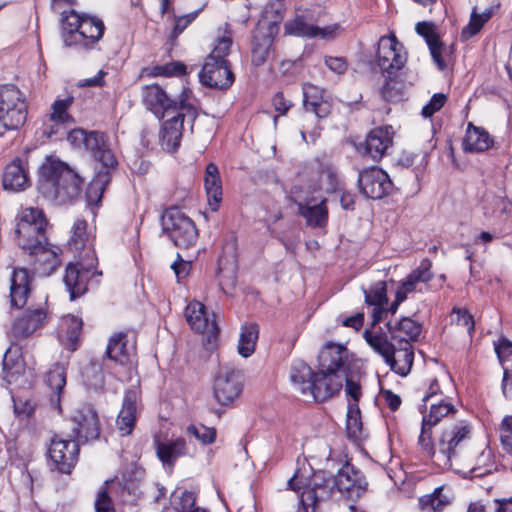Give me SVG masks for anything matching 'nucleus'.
Listing matches in <instances>:
<instances>
[{
    "mask_svg": "<svg viewBox=\"0 0 512 512\" xmlns=\"http://www.w3.org/2000/svg\"><path fill=\"white\" fill-rule=\"evenodd\" d=\"M344 381L346 383L345 392L347 396L354 401L353 404H357L362 395L359 382L354 380L353 377H348L346 372H344Z\"/></svg>",
    "mask_w": 512,
    "mask_h": 512,
    "instance_id": "0e129e2a",
    "label": "nucleus"
},
{
    "mask_svg": "<svg viewBox=\"0 0 512 512\" xmlns=\"http://www.w3.org/2000/svg\"><path fill=\"white\" fill-rule=\"evenodd\" d=\"M470 434L465 423H458L450 430H445L439 440L436 465L442 469H453L464 476L472 474L474 466V450L465 448L461 442Z\"/></svg>",
    "mask_w": 512,
    "mask_h": 512,
    "instance_id": "7ed1b4c3",
    "label": "nucleus"
},
{
    "mask_svg": "<svg viewBox=\"0 0 512 512\" xmlns=\"http://www.w3.org/2000/svg\"><path fill=\"white\" fill-rule=\"evenodd\" d=\"M387 327L391 338L399 343L417 340L422 331L421 324L409 317H404L395 323L388 322Z\"/></svg>",
    "mask_w": 512,
    "mask_h": 512,
    "instance_id": "7c9ffc66",
    "label": "nucleus"
},
{
    "mask_svg": "<svg viewBox=\"0 0 512 512\" xmlns=\"http://www.w3.org/2000/svg\"><path fill=\"white\" fill-rule=\"evenodd\" d=\"M25 371V363L18 347L7 349L3 357V377L8 383L16 381Z\"/></svg>",
    "mask_w": 512,
    "mask_h": 512,
    "instance_id": "e433bc0d",
    "label": "nucleus"
},
{
    "mask_svg": "<svg viewBox=\"0 0 512 512\" xmlns=\"http://www.w3.org/2000/svg\"><path fill=\"white\" fill-rule=\"evenodd\" d=\"M103 190L104 186L102 181L100 179L93 180L86 191L87 202L90 205L97 204L102 198Z\"/></svg>",
    "mask_w": 512,
    "mask_h": 512,
    "instance_id": "e2e57ef3",
    "label": "nucleus"
},
{
    "mask_svg": "<svg viewBox=\"0 0 512 512\" xmlns=\"http://www.w3.org/2000/svg\"><path fill=\"white\" fill-rule=\"evenodd\" d=\"M300 214L306 219L307 223L311 226L322 227L327 221V208L325 200L320 203L299 206Z\"/></svg>",
    "mask_w": 512,
    "mask_h": 512,
    "instance_id": "37998d69",
    "label": "nucleus"
},
{
    "mask_svg": "<svg viewBox=\"0 0 512 512\" xmlns=\"http://www.w3.org/2000/svg\"><path fill=\"white\" fill-rule=\"evenodd\" d=\"M258 336L259 328L256 324L243 325L237 344L238 354L244 358L250 357L255 351Z\"/></svg>",
    "mask_w": 512,
    "mask_h": 512,
    "instance_id": "a19ab883",
    "label": "nucleus"
},
{
    "mask_svg": "<svg viewBox=\"0 0 512 512\" xmlns=\"http://www.w3.org/2000/svg\"><path fill=\"white\" fill-rule=\"evenodd\" d=\"M196 497L194 493L185 490H176L172 493L170 503L175 512H193Z\"/></svg>",
    "mask_w": 512,
    "mask_h": 512,
    "instance_id": "de8ad7c7",
    "label": "nucleus"
},
{
    "mask_svg": "<svg viewBox=\"0 0 512 512\" xmlns=\"http://www.w3.org/2000/svg\"><path fill=\"white\" fill-rule=\"evenodd\" d=\"M73 431L82 441L95 440L100 435V423L97 412L90 405L76 409L71 416Z\"/></svg>",
    "mask_w": 512,
    "mask_h": 512,
    "instance_id": "a211bd4d",
    "label": "nucleus"
},
{
    "mask_svg": "<svg viewBox=\"0 0 512 512\" xmlns=\"http://www.w3.org/2000/svg\"><path fill=\"white\" fill-rule=\"evenodd\" d=\"M187 435L195 437L203 445L212 444L216 439V430L204 425H189L186 428Z\"/></svg>",
    "mask_w": 512,
    "mask_h": 512,
    "instance_id": "6e6d98bb",
    "label": "nucleus"
},
{
    "mask_svg": "<svg viewBox=\"0 0 512 512\" xmlns=\"http://www.w3.org/2000/svg\"><path fill=\"white\" fill-rule=\"evenodd\" d=\"M315 482L327 485L329 494L331 493L330 484H332L338 492L349 498L360 497L367 487V482L361 472L349 464L344 465L332 480L318 481V477H314L312 483L308 484L306 488L313 487Z\"/></svg>",
    "mask_w": 512,
    "mask_h": 512,
    "instance_id": "ddd939ff",
    "label": "nucleus"
},
{
    "mask_svg": "<svg viewBox=\"0 0 512 512\" xmlns=\"http://www.w3.org/2000/svg\"><path fill=\"white\" fill-rule=\"evenodd\" d=\"M416 32L423 36L429 46L431 56L439 67L443 70L446 68V62L442 57V45L439 42L438 36L435 33V27L431 22L423 21L416 24Z\"/></svg>",
    "mask_w": 512,
    "mask_h": 512,
    "instance_id": "f704fd0d",
    "label": "nucleus"
},
{
    "mask_svg": "<svg viewBox=\"0 0 512 512\" xmlns=\"http://www.w3.org/2000/svg\"><path fill=\"white\" fill-rule=\"evenodd\" d=\"M290 380L300 395L323 402L340 391L344 374L329 370L314 372L307 364L298 361L291 367Z\"/></svg>",
    "mask_w": 512,
    "mask_h": 512,
    "instance_id": "f257e3e1",
    "label": "nucleus"
},
{
    "mask_svg": "<svg viewBox=\"0 0 512 512\" xmlns=\"http://www.w3.org/2000/svg\"><path fill=\"white\" fill-rule=\"evenodd\" d=\"M492 145L493 139L484 128L468 123L466 134L463 139V149L465 152H484Z\"/></svg>",
    "mask_w": 512,
    "mask_h": 512,
    "instance_id": "2f4dec72",
    "label": "nucleus"
},
{
    "mask_svg": "<svg viewBox=\"0 0 512 512\" xmlns=\"http://www.w3.org/2000/svg\"><path fill=\"white\" fill-rule=\"evenodd\" d=\"M490 11H484L477 13L476 9H473L469 23L462 29L461 37L464 40H468L476 35L490 19Z\"/></svg>",
    "mask_w": 512,
    "mask_h": 512,
    "instance_id": "8fccbe9b",
    "label": "nucleus"
},
{
    "mask_svg": "<svg viewBox=\"0 0 512 512\" xmlns=\"http://www.w3.org/2000/svg\"><path fill=\"white\" fill-rule=\"evenodd\" d=\"M431 429L432 428L422 424L421 432L418 437V445L420 446L421 450L425 452L427 456L431 457L433 462L436 464V455L438 454V449L436 450L434 447Z\"/></svg>",
    "mask_w": 512,
    "mask_h": 512,
    "instance_id": "4d7b16f0",
    "label": "nucleus"
},
{
    "mask_svg": "<svg viewBox=\"0 0 512 512\" xmlns=\"http://www.w3.org/2000/svg\"><path fill=\"white\" fill-rule=\"evenodd\" d=\"M204 184L209 206L212 211H217L222 200V184L218 167L214 163L206 167Z\"/></svg>",
    "mask_w": 512,
    "mask_h": 512,
    "instance_id": "473e14b6",
    "label": "nucleus"
},
{
    "mask_svg": "<svg viewBox=\"0 0 512 512\" xmlns=\"http://www.w3.org/2000/svg\"><path fill=\"white\" fill-rule=\"evenodd\" d=\"M338 177L334 169L323 168L319 176V189L326 192H334L338 188Z\"/></svg>",
    "mask_w": 512,
    "mask_h": 512,
    "instance_id": "bf43d9fd",
    "label": "nucleus"
},
{
    "mask_svg": "<svg viewBox=\"0 0 512 512\" xmlns=\"http://www.w3.org/2000/svg\"><path fill=\"white\" fill-rule=\"evenodd\" d=\"M138 399L137 390H129L124 396L123 405L116 420V426L121 436L130 435L134 429Z\"/></svg>",
    "mask_w": 512,
    "mask_h": 512,
    "instance_id": "393cba45",
    "label": "nucleus"
},
{
    "mask_svg": "<svg viewBox=\"0 0 512 512\" xmlns=\"http://www.w3.org/2000/svg\"><path fill=\"white\" fill-rule=\"evenodd\" d=\"M79 453V444L74 440L62 439L58 436L51 440L49 456L57 469L69 473L74 467Z\"/></svg>",
    "mask_w": 512,
    "mask_h": 512,
    "instance_id": "6ab92c4d",
    "label": "nucleus"
},
{
    "mask_svg": "<svg viewBox=\"0 0 512 512\" xmlns=\"http://www.w3.org/2000/svg\"><path fill=\"white\" fill-rule=\"evenodd\" d=\"M63 42L65 46L91 47L98 42L104 34L103 21L88 14H79L75 10L62 12Z\"/></svg>",
    "mask_w": 512,
    "mask_h": 512,
    "instance_id": "39448f33",
    "label": "nucleus"
},
{
    "mask_svg": "<svg viewBox=\"0 0 512 512\" xmlns=\"http://www.w3.org/2000/svg\"><path fill=\"white\" fill-rule=\"evenodd\" d=\"M347 434L354 441L362 437V422L357 404H349L347 411Z\"/></svg>",
    "mask_w": 512,
    "mask_h": 512,
    "instance_id": "3c124183",
    "label": "nucleus"
},
{
    "mask_svg": "<svg viewBox=\"0 0 512 512\" xmlns=\"http://www.w3.org/2000/svg\"><path fill=\"white\" fill-rule=\"evenodd\" d=\"M2 185L5 190L21 192L31 186L28 157L26 155L13 158L4 168Z\"/></svg>",
    "mask_w": 512,
    "mask_h": 512,
    "instance_id": "dca6fc26",
    "label": "nucleus"
},
{
    "mask_svg": "<svg viewBox=\"0 0 512 512\" xmlns=\"http://www.w3.org/2000/svg\"><path fill=\"white\" fill-rule=\"evenodd\" d=\"M365 303L371 306H382L387 303V286L385 281L376 282L369 291L364 290Z\"/></svg>",
    "mask_w": 512,
    "mask_h": 512,
    "instance_id": "603ef678",
    "label": "nucleus"
},
{
    "mask_svg": "<svg viewBox=\"0 0 512 512\" xmlns=\"http://www.w3.org/2000/svg\"><path fill=\"white\" fill-rule=\"evenodd\" d=\"M432 263L429 259H423L419 266L412 270L401 282L400 286L396 290L398 295V302H403L407 299L410 293L416 291H422L419 288V284L428 283L433 278L431 272Z\"/></svg>",
    "mask_w": 512,
    "mask_h": 512,
    "instance_id": "4be33fe9",
    "label": "nucleus"
},
{
    "mask_svg": "<svg viewBox=\"0 0 512 512\" xmlns=\"http://www.w3.org/2000/svg\"><path fill=\"white\" fill-rule=\"evenodd\" d=\"M419 504L422 512H442L450 505V498L443 494L442 488H436L433 493L421 497Z\"/></svg>",
    "mask_w": 512,
    "mask_h": 512,
    "instance_id": "c03bdc74",
    "label": "nucleus"
},
{
    "mask_svg": "<svg viewBox=\"0 0 512 512\" xmlns=\"http://www.w3.org/2000/svg\"><path fill=\"white\" fill-rule=\"evenodd\" d=\"M86 222L84 220L77 219L72 228V236L69 241V246L75 251L82 250L87 241L86 233Z\"/></svg>",
    "mask_w": 512,
    "mask_h": 512,
    "instance_id": "5fc2aeb1",
    "label": "nucleus"
},
{
    "mask_svg": "<svg viewBox=\"0 0 512 512\" xmlns=\"http://www.w3.org/2000/svg\"><path fill=\"white\" fill-rule=\"evenodd\" d=\"M232 47V32L225 24L219 29L210 54L205 58L202 68L198 74L202 85L213 89H227L234 82V75L231 71L227 56Z\"/></svg>",
    "mask_w": 512,
    "mask_h": 512,
    "instance_id": "f03ea898",
    "label": "nucleus"
},
{
    "mask_svg": "<svg viewBox=\"0 0 512 512\" xmlns=\"http://www.w3.org/2000/svg\"><path fill=\"white\" fill-rule=\"evenodd\" d=\"M81 329V318L74 315H66L61 319L58 337L62 345L70 352L77 349Z\"/></svg>",
    "mask_w": 512,
    "mask_h": 512,
    "instance_id": "c756f323",
    "label": "nucleus"
},
{
    "mask_svg": "<svg viewBox=\"0 0 512 512\" xmlns=\"http://www.w3.org/2000/svg\"><path fill=\"white\" fill-rule=\"evenodd\" d=\"M329 497L327 485L316 483L311 488H303L300 493V504L297 512H318L321 500Z\"/></svg>",
    "mask_w": 512,
    "mask_h": 512,
    "instance_id": "4c0bfd02",
    "label": "nucleus"
},
{
    "mask_svg": "<svg viewBox=\"0 0 512 512\" xmlns=\"http://www.w3.org/2000/svg\"><path fill=\"white\" fill-rule=\"evenodd\" d=\"M358 182L362 193L370 199H381L392 189L388 174L378 167L363 170Z\"/></svg>",
    "mask_w": 512,
    "mask_h": 512,
    "instance_id": "f3484780",
    "label": "nucleus"
},
{
    "mask_svg": "<svg viewBox=\"0 0 512 512\" xmlns=\"http://www.w3.org/2000/svg\"><path fill=\"white\" fill-rule=\"evenodd\" d=\"M364 338L369 346L384 358L393 372L400 376H406L410 372L414 360L410 343H399L400 347L395 348L381 330H366Z\"/></svg>",
    "mask_w": 512,
    "mask_h": 512,
    "instance_id": "6e6552de",
    "label": "nucleus"
},
{
    "mask_svg": "<svg viewBox=\"0 0 512 512\" xmlns=\"http://www.w3.org/2000/svg\"><path fill=\"white\" fill-rule=\"evenodd\" d=\"M143 99L147 105L164 113L177 107V101L172 100L157 84L147 85L144 88Z\"/></svg>",
    "mask_w": 512,
    "mask_h": 512,
    "instance_id": "58836bf2",
    "label": "nucleus"
},
{
    "mask_svg": "<svg viewBox=\"0 0 512 512\" xmlns=\"http://www.w3.org/2000/svg\"><path fill=\"white\" fill-rule=\"evenodd\" d=\"M316 22L315 13L311 10H305L297 13L293 19L286 21L284 31L287 35L323 40L334 39L341 32V26L337 23L320 27Z\"/></svg>",
    "mask_w": 512,
    "mask_h": 512,
    "instance_id": "9b49d317",
    "label": "nucleus"
},
{
    "mask_svg": "<svg viewBox=\"0 0 512 512\" xmlns=\"http://www.w3.org/2000/svg\"><path fill=\"white\" fill-rule=\"evenodd\" d=\"M185 317L191 328L203 335L210 341L216 338L219 328L214 318H210L204 304L198 301H191L185 309Z\"/></svg>",
    "mask_w": 512,
    "mask_h": 512,
    "instance_id": "aec40b11",
    "label": "nucleus"
},
{
    "mask_svg": "<svg viewBox=\"0 0 512 512\" xmlns=\"http://www.w3.org/2000/svg\"><path fill=\"white\" fill-rule=\"evenodd\" d=\"M186 65L180 61H173L153 68L154 76H181L186 74Z\"/></svg>",
    "mask_w": 512,
    "mask_h": 512,
    "instance_id": "13d9d810",
    "label": "nucleus"
},
{
    "mask_svg": "<svg viewBox=\"0 0 512 512\" xmlns=\"http://www.w3.org/2000/svg\"><path fill=\"white\" fill-rule=\"evenodd\" d=\"M347 358V350L338 344H327L320 352L319 359L322 367L329 371H337L344 374V362Z\"/></svg>",
    "mask_w": 512,
    "mask_h": 512,
    "instance_id": "c9c22d12",
    "label": "nucleus"
},
{
    "mask_svg": "<svg viewBox=\"0 0 512 512\" xmlns=\"http://www.w3.org/2000/svg\"><path fill=\"white\" fill-rule=\"evenodd\" d=\"M73 102V97L57 99L51 105V112L46 115L43 122V134L51 138L65 130V125L72 122L68 109Z\"/></svg>",
    "mask_w": 512,
    "mask_h": 512,
    "instance_id": "412c9836",
    "label": "nucleus"
},
{
    "mask_svg": "<svg viewBox=\"0 0 512 512\" xmlns=\"http://www.w3.org/2000/svg\"><path fill=\"white\" fill-rule=\"evenodd\" d=\"M452 315L456 317V323L462 327H465L468 333L471 335L474 331V321L472 316L467 311L462 309H454Z\"/></svg>",
    "mask_w": 512,
    "mask_h": 512,
    "instance_id": "338daca9",
    "label": "nucleus"
},
{
    "mask_svg": "<svg viewBox=\"0 0 512 512\" xmlns=\"http://www.w3.org/2000/svg\"><path fill=\"white\" fill-rule=\"evenodd\" d=\"M85 151L93 154L105 168H113L116 165V159L112 151L107 147L104 134L96 131L88 132Z\"/></svg>",
    "mask_w": 512,
    "mask_h": 512,
    "instance_id": "cd10ccee",
    "label": "nucleus"
},
{
    "mask_svg": "<svg viewBox=\"0 0 512 512\" xmlns=\"http://www.w3.org/2000/svg\"><path fill=\"white\" fill-rule=\"evenodd\" d=\"M27 118L23 93L14 85L0 87V123L7 130L21 127Z\"/></svg>",
    "mask_w": 512,
    "mask_h": 512,
    "instance_id": "9d476101",
    "label": "nucleus"
},
{
    "mask_svg": "<svg viewBox=\"0 0 512 512\" xmlns=\"http://www.w3.org/2000/svg\"><path fill=\"white\" fill-rule=\"evenodd\" d=\"M272 43L273 37L271 34H256L254 36L252 47V62L254 65L261 66L267 61Z\"/></svg>",
    "mask_w": 512,
    "mask_h": 512,
    "instance_id": "a18cd8bd",
    "label": "nucleus"
},
{
    "mask_svg": "<svg viewBox=\"0 0 512 512\" xmlns=\"http://www.w3.org/2000/svg\"><path fill=\"white\" fill-rule=\"evenodd\" d=\"M456 411L455 407L444 400L438 403L431 404L428 414H425L422 418V424L432 428L437 425L444 417L454 414Z\"/></svg>",
    "mask_w": 512,
    "mask_h": 512,
    "instance_id": "49530a36",
    "label": "nucleus"
},
{
    "mask_svg": "<svg viewBox=\"0 0 512 512\" xmlns=\"http://www.w3.org/2000/svg\"><path fill=\"white\" fill-rule=\"evenodd\" d=\"M446 101L447 96L444 93L434 94L430 101L422 108V115L425 118L431 117L444 106Z\"/></svg>",
    "mask_w": 512,
    "mask_h": 512,
    "instance_id": "680f3d73",
    "label": "nucleus"
},
{
    "mask_svg": "<svg viewBox=\"0 0 512 512\" xmlns=\"http://www.w3.org/2000/svg\"><path fill=\"white\" fill-rule=\"evenodd\" d=\"M46 318L47 313L43 308H28L14 320L12 332L16 337H28L44 325Z\"/></svg>",
    "mask_w": 512,
    "mask_h": 512,
    "instance_id": "a878e982",
    "label": "nucleus"
},
{
    "mask_svg": "<svg viewBox=\"0 0 512 512\" xmlns=\"http://www.w3.org/2000/svg\"><path fill=\"white\" fill-rule=\"evenodd\" d=\"M499 433L503 448L512 453V416L507 415L502 419Z\"/></svg>",
    "mask_w": 512,
    "mask_h": 512,
    "instance_id": "052dcab7",
    "label": "nucleus"
},
{
    "mask_svg": "<svg viewBox=\"0 0 512 512\" xmlns=\"http://www.w3.org/2000/svg\"><path fill=\"white\" fill-rule=\"evenodd\" d=\"M88 132L83 129H73L67 135L68 142L76 149L84 150Z\"/></svg>",
    "mask_w": 512,
    "mask_h": 512,
    "instance_id": "69168bd1",
    "label": "nucleus"
},
{
    "mask_svg": "<svg viewBox=\"0 0 512 512\" xmlns=\"http://www.w3.org/2000/svg\"><path fill=\"white\" fill-rule=\"evenodd\" d=\"M156 452L158 458L164 465L172 467L179 457L187 454L186 441L183 438L156 441Z\"/></svg>",
    "mask_w": 512,
    "mask_h": 512,
    "instance_id": "72a5a7b5",
    "label": "nucleus"
},
{
    "mask_svg": "<svg viewBox=\"0 0 512 512\" xmlns=\"http://www.w3.org/2000/svg\"><path fill=\"white\" fill-rule=\"evenodd\" d=\"M48 221L39 208H22L15 218V241L24 251L41 244L47 239Z\"/></svg>",
    "mask_w": 512,
    "mask_h": 512,
    "instance_id": "1a4fd4ad",
    "label": "nucleus"
},
{
    "mask_svg": "<svg viewBox=\"0 0 512 512\" xmlns=\"http://www.w3.org/2000/svg\"><path fill=\"white\" fill-rule=\"evenodd\" d=\"M177 107L164 113L161 142L164 149L174 151L179 145L186 127L192 133L198 110L191 101V91L184 89L176 103Z\"/></svg>",
    "mask_w": 512,
    "mask_h": 512,
    "instance_id": "20e7f679",
    "label": "nucleus"
},
{
    "mask_svg": "<svg viewBox=\"0 0 512 512\" xmlns=\"http://www.w3.org/2000/svg\"><path fill=\"white\" fill-rule=\"evenodd\" d=\"M96 512H115L110 497L105 490L98 493L95 501Z\"/></svg>",
    "mask_w": 512,
    "mask_h": 512,
    "instance_id": "774afa93",
    "label": "nucleus"
},
{
    "mask_svg": "<svg viewBox=\"0 0 512 512\" xmlns=\"http://www.w3.org/2000/svg\"><path fill=\"white\" fill-rule=\"evenodd\" d=\"M162 228L176 246L187 248L198 237L194 222L177 208H170L164 213Z\"/></svg>",
    "mask_w": 512,
    "mask_h": 512,
    "instance_id": "f8f14e48",
    "label": "nucleus"
},
{
    "mask_svg": "<svg viewBox=\"0 0 512 512\" xmlns=\"http://www.w3.org/2000/svg\"><path fill=\"white\" fill-rule=\"evenodd\" d=\"M32 278L27 269H15L10 279V307L15 309L23 308L31 293Z\"/></svg>",
    "mask_w": 512,
    "mask_h": 512,
    "instance_id": "5701e85b",
    "label": "nucleus"
},
{
    "mask_svg": "<svg viewBox=\"0 0 512 512\" xmlns=\"http://www.w3.org/2000/svg\"><path fill=\"white\" fill-rule=\"evenodd\" d=\"M391 126L378 127L370 131L365 141V152L374 161H379L393 144Z\"/></svg>",
    "mask_w": 512,
    "mask_h": 512,
    "instance_id": "b1692460",
    "label": "nucleus"
},
{
    "mask_svg": "<svg viewBox=\"0 0 512 512\" xmlns=\"http://www.w3.org/2000/svg\"><path fill=\"white\" fill-rule=\"evenodd\" d=\"M46 383L54 391L51 401L60 409V394L66 384V372L64 366L54 364L46 375Z\"/></svg>",
    "mask_w": 512,
    "mask_h": 512,
    "instance_id": "79ce46f5",
    "label": "nucleus"
},
{
    "mask_svg": "<svg viewBox=\"0 0 512 512\" xmlns=\"http://www.w3.org/2000/svg\"><path fill=\"white\" fill-rule=\"evenodd\" d=\"M106 353L116 363L130 365L135 357V346L125 334L119 333L110 338Z\"/></svg>",
    "mask_w": 512,
    "mask_h": 512,
    "instance_id": "bb28decb",
    "label": "nucleus"
},
{
    "mask_svg": "<svg viewBox=\"0 0 512 512\" xmlns=\"http://www.w3.org/2000/svg\"><path fill=\"white\" fill-rule=\"evenodd\" d=\"M40 176L46 185L54 189V196L60 202L72 200L80 194L81 178L59 159L47 157L40 167Z\"/></svg>",
    "mask_w": 512,
    "mask_h": 512,
    "instance_id": "0eeeda50",
    "label": "nucleus"
},
{
    "mask_svg": "<svg viewBox=\"0 0 512 512\" xmlns=\"http://www.w3.org/2000/svg\"><path fill=\"white\" fill-rule=\"evenodd\" d=\"M24 252L33 258V268L42 276L51 275L60 266L62 250L59 246L49 243L47 239Z\"/></svg>",
    "mask_w": 512,
    "mask_h": 512,
    "instance_id": "2eb2a0df",
    "label": "nucleus"
},
{
    "mask_svg": "<svg viewBox=\"0 0 512 512\" xmlns=\"http://www.w3.org/2000/svg\"><path fill=\"white\" fill-rule=\"evenodd\" d=\"M494 462L493 454L490 448H484L481 451H474V466L472 474L480 477L492 471Z\"/></svg>",
    "mask_w": 512,
    "mask_h": 512,
    "instance_id": "09e8293b",
    "label": "nucleus"
},
{
    "mask_svg": "<svg viewBox=\"0 0 512 512\" xmlns=\"http://www.w3.org/2000/svg\"><path fill=\"white\" fill-rule=\"evenodd\" d=\"M242 388L241 371L235 368L223 367L214 380V398L221 405H229L240 396Z\"/></svg>",
    "mask_w": 512,
    "mask_h": 512,
    "instance_id": "4468645a",
    "label": "nucleus"
},
{
    "mask_svg": "<svg viewBox=\"0 0 512 512\" xmlns=\"http://www.w3.org/2000/svg\"><path fill=\"white\" fill-rule=\"evenodd\" d=\"M85 384L91 388H101L104 383L102 367L98 363H90L83 370Z\"/></svg>",
    "mask_w": 512,
    "mask_h": 512,
    "instance_id": "864d4df0",
    "label": "nucleus"
},
{
    "mask_svg": "<svg viewBox=\"0 0 512 512\" xmlns=\"http://www.w3.org/2000/svg\"><path fill=\"white\" fill-rule=\"evenodd\" d=\"M64 283L73 300L84 294L87 289L86 273L75 265H68L66 268Z\"/></svg>",
    "mask_w": 512,
    "mask_h": 512,
    "instance_id": "ea45409f",
    "label": "nucleus"
},
{
    "mask_svg": "<svg viewBox=\"0 0 512 512\" xmlns=\"http://www.w3.org/2000/svg\"><path fill=\"white\" fill-rule=\"evenodd\" d=\"M304 107L307 112L314 113L318 118L329 115L330 103L324 99L323 91L319 87L307 83L303 85Z\"/></svg>",
    "mask_w": 512,
    "mask_h": 512,
    "instance_id": "c85d7f7f",
    "label": "nucleus"
},
{
    "mask_svg": "<svg viewBox=\"0 0 512 512\" xmlns=\"http://www.w3.org/2000/svg\"><path fill=\"white\" fill-rule=\"evenodd\" d=\"M406 60L404 47L394 34L379 39L376 61L382 72L387 73L388 78L382 87L384 98L390 99L399 92L396 73L403 68Z\"/></svg>",
    "mask_w": 512,
    "mask_h": 512,
    "instance_id": "423d86ee",
    "label": "nucleus"
}]
</instances>
